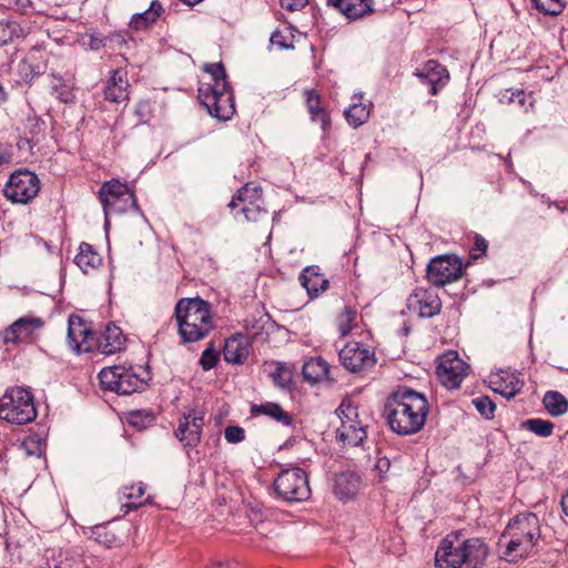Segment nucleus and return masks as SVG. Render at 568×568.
<instances>
[{"label":"nucleus","instance_id":"obj_1","mask_svg":"<svg viewBox=\"0 0 568 568\" xmlns=\"http://www.w3.org/2000/svg\"><path fill=\"white\" fill-rule=\"evenodd\" d=\"M429 412L426 396L407 386H398L386 399L383 415L389 428L402 436L418 433Z\"/></svg>","mask_w":568,"mask_h":568},{"label":"nucleus","instance_id":"obj_2","mask_svg":"<svg viewBox=\"0 0 568 568\" xmlns=\"http://www.w3.org/2000/svg\"><path fill=\"white\" fill-rule=\"evenodd\" d=\"M488 552L481 539H462L460 532H453L440 541L435 554V565L436 568H481Z\"/></svg>","mask_w":568,"mask_h":568},{"label":"nucleus","instance_id":"obj_3","mask_svg":"<svg viewBox=\"0 0 568 568\" xmlns=\"http://www.w3.org/2000/svg\"><path fill=\"white\" fill-rule=\"evenodd\" d=\"M174 317L184 343L201 341L215 328L212 305L199 296L180 298L174 307Z\"/></svg>","mask_w":568,"mask_h":568},{"label":"nucleus","instance_id":"obj_4","mask_svg":"<svg viewBox=\"0 0 568 568\" xmlns=\"http://www.w3.org/2000/svg\"><path fill=\"white\" fill-rule=\"evenodd\" d=\"M204 71L212 75L213 83L199 89V100L210 115L217 120H229L235 109L225 69L222 63H212L206 65Z\"/></svg>","mask_w":568,"mask_h":568},{"label":"nucleus","instance_id":"obj_5","mask_svg":"<svg viewBox=\"0 0 568 568\" xmlns=\"http://www.w3.org/2000/svg\"><path fill=\"white\" fill-rule=\"evenodd\" d=\"M501 538L507 539L504 558L516 561L528 557L540 538L538 517L532 513L516 516L508 524Z\"/></svg>","mask_w":568,"mask_h":568},{"label":"nucleus","instance_id":"obj_6","mask_svg":"<svg viewBox=\"0 0 568 568\" xmlns=\"http://www.w3.org/2000/svg\"><path fill=\"white\" fill-rule=\"evenodd\" d=\"M37 417L33 395L30 390L16 386L8 388L0 397V418L11 424L24 425Z\"/></svg>","mask_w":568,"mask_h":568},{"label":"nucleus","instance_id":"obj_7","mask_svg":"<svg viewBox=\"0 0 568 568\" xmlns=\"http://www.w3.org/2000/svg\"><path fill=\"white\" fill-rule=\"evenodd\" d=\"M276 494L290 503L305 501L311 497V487L306 473L298 468L284 469L274 480Z\"/></svg>","mask_w":568,"mask_h":568},{"label":"nucleus","instance_id":"obj_8","mask_svg":"<svg viewBox=\"0 0 568 568\" xmlns=\"http://www.w3.org/2000/svg\"><path fill=\"white\" fill-rule=\"evenodd\" d=\"M336 413L341 419V426L336 430V438L344 445H362L367 434L366 425L359 418L358 407L351 403L342 402Z\"/></svg>","mask_w":568,"mask_h":568},{"label":"nucleus","instance_id":"obj_9","mask_svg":"<svg viewBox=\"0 0 568 568\" xmlns=\"http://www.w3.org/2000/svg\"><path fill=\"white\" fill-rule=\"evenodd\" d=\"M100 384L103 389L115 392L120 395H130L144 387V382L132 368L115 365L104 367L99 373Z\"/></svg>","mask_w":568,"mask_h":568},{"label":"nucleus","instance_id":"obj_10","mask_svg":"<svg viewBox=\"0 0 568 568\" xmlns=\"http://www.w3.org/2000/svg\"><path fill=\"white\" fill-rule=\"evenodd\" d=\"M464 275L462 260L454 254L433 257L426 268L427 281L436 287H444Z\"/></svg>","mask_w":568,"mask_h":568},{"label":"nucleus","instance_id":"obj_11","mask_svg":"<svg viewBox=\"0 0 568 568\" xmlns=\"http://www.w3.org/2000/svg\"><path fill=\"white\" fill-rule=\"evenodd\" d=\"M99 199L106 216L110 213L124 212L129 207H138L135 195L119 180L104 182L99 190Z\"/></svg>","mask_w":568,"mask_h":568},{"label":"nucleus","instance_id":"obj_12","mask_svg":"<svg viewBox=\"0 0 568 568\" xmlns=\"http://www.w3.org/2000/svg\"><path fill=\"white\" fill-rule=\"evenodd\" d=\"M39 191L40 180L29 170H18L12 173L3 189L7 199L21 204L30 202Z\"/></svg>","mask_w":568,"mask_h":568},{"label":"nucleus","instance_id":"obj_13","mask_svg":"<svg viewBox=\"0 0 568 568\" xmlns=\"http://www.w3.org/2000/svg\"><path fill=\"white\" fill-rule=\"evenodd\" d=\"M262 194L258 186L245 184L233 195L229 206H241V213L247 222H260L267 217V212L261 209Z\"/></svg>","mask_w":568,"mask_h":568},{"label":"nucleus","instance_id":"obj_14","mask_svg":"<svg viewBox=\"0 0 568 568\" xmlns=\"http://www.w3.org/2000/svg\"><path fill=\"white\" fill-rule=\"evenodd\" d=\"M468 371V364L455 351H449L439 357L437 375L443 385L449 389L458 388Z\"/></svg>","mask_w":568,"mask_h":568},{"label":"nucleus","instance_id":"obj_15","mask_svg":"<svg viewBox=\"0 0 568 568\" xmlns=\"http://www.w3.org/2000/svg\"><path fill=\"white\" fill-rule=\"evenodd\" d=\"M204 426V413L200 409H190L179 418L175 437L184 447L193 448L201 442Z\"/></svg>","mask_w":568,"mask_h":568},{"label":"nucleus","instance_id":"obj_16","mask_svg":"<svg viewBox=\"0 0 568 568\" xmlns=\"http://www.w3.org/2000/svg\"><path fill=\"white\" fill-rule=\"evenodd\" d=\"M339 359L349 372H359L375 363L374 353L358 342H349L339 351Z\"/></svg>","mask_w":568,"mask_h":568},{"label":"nucleus","instance_id":"obj_17","mask_svg":"<svg viewBox=\"0 0 568 568\" xmlns=\"http://www.w3.org/2000/svg\"><path fill=\"white\" fill-rule=\"evenodd\" d=\"M407 307L420 317H433L440 312L442 302L433 290H416L407 298Z\"/></svg>","mask_w":568,"mask_h":568},{"label":"nucleus","instance_id":"obj_18","mask_svg":"<svg viewBox=\"0 0 568 568\" xmlns=\"http://www.w3.org/2000/svg\"><path fill=\"white\" fill-rule=\"evenodd\" d=\"M43 325L44 322L40 317H20L3 332V342L6 344L26 342L40 331Z\"/></svg>","mask_w":568,"mask_h":568},{"label":"nucleus","instance_id":"obj_19","mask_svg":"<svg viewBox=\"0 0 568 568\" xmlns=\"http://www.w3.org/2000/svg\"><path fill=\"white\" fill-rule=\"evenodd\" d=\"M92 338V332L79 316H70L68 327V344L78 352H89L91 345L89 339Z\"/></svg>","mask_w":568,"mask_h":568},{"label":"nucleus","instance_id":"obj_20","mask_svg":"<svg viewBox=\"0 0 568 568\" xmlns=\"http://www.w3.org/2000/svg\"><path fill=\"white\" fill-rule=\"evenodd\" d=\"M416 75L429 85V92L433 95H436L449 79L446 68L435 60H429L424 70L417 72Z\"/></svg>","mask_w":568,"mask_h":568},{"label":"nucleus","instance_id":"obj_21","mask_svg":"<svg viewBox=\"0 0 568 568\" xmlns=\"http://www.w3.org/2000/svg\"><path fill=\"white\" fill-rule=\"evenodd\" d=\"M301 285L307 291L310 297H317L328 288V280L316 265L307 266L300 275Z\"/></svg>","mask_w":568,"mask_h":568},{"label":"nucleus","instance_id":"obj_22","mask_svg":"<svg viewBox=\"0 0 568 568\" xmlns=\"http://www.w3.org/2000/svg\"><path fill=\"white\" fill-rule=\"evenodd\" d=\"M361 487V478L354 471H343L335 476L334 494L342 500H348L356 496Z\"/></svg>","mask_w":568,"mask_h":568},{"label":"nucleus","instance_id":"obj_23","mask_svg":"<svg viewBox=\"0 0 568 568\" xmlns=\"http://www.w3.org/2000/svg\"><path fill=\"white\" fill-rule=\"evenodd\" d=\"M348 19H358L373 12L374 0H327Z\"/></svg>","mask_w":568,"mask_h":568},{"label":"nucleus","instance_id":"obj_24","mask_svg":"<svg viewBox=\"0 0 568 568\" xmlns=\"http://www.w3.org/2000/svg\"><path fill=\"white\" fill-rule=\"evenodd\" d=\"M128 87L126 73L121 69L114 70L104 90L105 100L115 103L126 100Z\"/></svg>","mask_w":568,"mask_h":568},{"label":"nucleus","instance_id":"obj_25","mask_svg":"<svg viewBox=\"0 0 568 568\" xmlns=\"http://www.w3.org/2000/svg\"><path fill=\"white\" fill-rule=\"evenodd\" d=\"M305 103L313 121L318 122L323 131L331 128V119L328 113L321 105V97L315 90L304 91Z\"/></svg>","mask_w":568,"mask_h":568},{"label":"nucleus","instance_id":"obj_26","mask_svg":"<svg viewBox=\"0 0 568 568\" xmlns=\"http://www.w3.org/2000/svg\"><path fill=\"white\" fill-rule=\"evenodd\" d=\"M124 342L125 337L121 328L110 324L99 341V348L103 354H114L122 348Z\"/></svg>","mask_w":568,"mask_h":568},{"label":"nucleus","instance_id":"obj_27","mask_svg":"<svg viewBox=\"0 0 568 568\" xmlns=\"http://www.w3.org/2000/svg\"><path fill=\"white\" fill-rule=\"evenodd\" d=\"M162 12V3L159 0H153L148 10L132 16L130 28L136 31L146 29L156 22Z\"/></svg>","mask_w":568,"mask_h":568},{"label":"nucleus","instance_id":"obj_28","mask_svg":"<svg viewBox=\"0 0 568 568\" xmlns=\"http://www.w3.org/2000/svg\"><path fill=\"white\" fill-rule=\"evenodd\" d=\"M303 376L306 381L315 384L322 381H329V365L322 357L311 358L303 365Z\"/></svg>","mask_w":568,"mask_h":568},{"label":"nucleus","instance_id":"obj_29","mask_svg":"<svg viewBox=\"0 0 568 568\" xmlns=\"http://www.w3.org/2000/svg\"><path fill=\"white\" fill-rule=\"evenodd\" d=\"M369 105L362 103V94L353 97V103L345 110L344 114L349 125L358 128L369 118Z\"/></svg>","mask_w":568,"mask_h":568},{"label":"nucleus","instance_id":"obj_30","mask_svg":"<svg viewBox=\"0 0 568 568\" xmlns=\"http://www.w3.org/2000/svg\"><path fill=\"white\" fill-rule=\"evenodd\" d=\"M248 356V349L237 337H231L225 341L223 348L224 361L232 364H242Z\"/></svg>","mask_w":568,"mask_h":568},{"label":"nucleus","instance_id":"obj_31","mask_svg":"<svg viewBox=\"0 0 568 568\" xmlns=\"http://www.w3.org/2000/svg\"><path fill=\"white\" fill-rule=\"evenodd\" d=\"M251 412L253 415H266L285 426L292 424L291 415L276 403L267 402L260 405L255 404L251 407Z\"/></svg>","mask_w":568,"mask_h":568},{"label":"nucleus","instance_id":"obj_32","mask_svg":"<svg viewBox=\"0 0 568 568\" xmlns=\"http://www.w3.org/2000/svg\"><path fill=\"white\" fill-rule=\"evenodd\" d=\"M74 262L84 273H88L90 270L97 268L101 264L102 257L93 250L92 245L81 243Z\"/></svg>","mask_w":568,"mask_h":568},{"label":"nucleus","instance_id":"obj_33","mask_svg":"<svg viewBox=\"0 0 568 568\" xmlns=\"http://www.w3.org/2000/svg\"><path fill=\"white\" fill-rule=\"evenodd\" d=\"M503 374H505L506 377L497 376L499 381H491V383L494 385H498L495 388V392H498L507 399H510L521 390L524 382L514 374H508L505 372H503Z\"/></svg>","mask_w":568,"mask_h":568},{"label":"nucleus","instance_id":"obj_34","mask_svg":"<svg viewBox=\"0 0 568 568\" xmlns=\"http://www.w3.org/2000/svg\"><path fill=\"white\" fill-rule=\"evenodd\" d=\"M542 403L551 416H561L568 412V399L559 392H547L544 396Z\"/></svg>","mask_w":568,"mask_h":568},{"label":"nucleus","instance_id":"obj_35","mask_svg":"<svg viewBox=\"0 0 568 568\" xmlns=\"http://www.w3.org/2000/svg\"><path fill=\"white\" fill-rule=\"evenodd\" d=\"M293 367L277 362L275 371L270 374L275 385L281 388H288L293 382Z\"/></svg>","mask_w":568,"mask_h":568},{"label":"nucleus","instance_id":"obj_36","mask_svg":"<svg viewBox=\"0 0 568 568\" xmlns=\"http://www.w3.org/2000/svg\"><path fill=\"white\" fill-rule=\"evenodd\" d=\"M95 540L105 547H113L120 544V537L109 525L97 526L93 529Z\"/></svg>","mask_w":568,"mask_h":568},{"label":"nucleus","instance_id":"obj_37","mask_svg":"<svg viewBox=\"0 0 568 568\" xmlns=\"http://www.w3.org/2000/svg\"><path fill=\"white\" fill-rule=\"evenodd\" d=\"M523 426L541 437L550 436L554 430V424L551 422L540 418L527 419L523 423Z\"/></svg>","mask_w":568,"mask_h":568},{"label":"nucleus","instance_id":"obj_38","mask_svg":"<svg viewBox=\"0 0 568 568\" xmlns=\"http://www.w3.org/2000/svg\"><path fill=\"white\" fill-rule=\"evenodd\" d=\"M473 404L483 417L486 419L494 418L496 405L488 396L476 397L473 399Z\"/></svg>","mask_w":568,"mask_h":568},{"label":"nucleus","instance_id":"obj_39","mask_svg":"<svg viewBox=\"0 0 568 568\" xmlns=\"http://www.w3.org/2000/svg\"><path fill=\"white\" fill-rule=\"evenodd\" d=\"M356 318V312L349 307H344L343 312L337 317V325L341 335L345 336L353 327V322Z\"/></svg>","mask_w":568,"mask_h":568},{"label":"nucleus","instance_id":"obj_40","mask_svg":"<svg viewBox=\"0 0 568 568\" xmlns=\"http://www.w3.org/2000/svg\"><path fill=\"white\" fill-rule=\"evenodd\" d=\"M154 420V415L152 413H149V412H143V410H135V412H131L129 414V424L139 428V429H143V428H146L149 425H151Z\"/></svg>","mask_w":568,"mask_h":568},{"label":"nucleus","instance_id":"obj_41","mask_svg":"<svg viewBox=\"0 0 568 568\" xmlns=\"http://www.w3.org/2000/svg\"><path fill=\"white\" fill-rule=\"evenodd\" d=\"M535 7L545 14L556 16L564 9L560 0H532Z\"/></svg>","mask_w":568,"mask_h":568},{"label":"nucleus","instance_id":"obj_42","mask_svg":"<svg viewBox=\"0 0 568 568\" xmlns=\"http://www.w3.org/2000/svg\"><path fill=\"white\" fill-rule=\"evenodd\" d=\"M219 361V352L214 348L211 343L202 353L200 358V365L204 371H210L213 368Z\"/></svg>","mask_w":568,"mask_h":568},{"label":"nucleus","instance_id":"obj_43","mask_svg":"<svg viewBox=\"0 0 568 568\" xmlns=\"http://www.w3.org/2000/svg\"><path fill=\"white\" fill-rule=\"evenodd\" d=\"M503 99H506L508 102H515L525 109V111H528V106L526 105L527 99H530L529 105H532V97L531 94H527L524 90H516V91H509L507 90L503 94Z\"/></svg>","mask_w":568,"mask_h":568},{"label":"nucleus","instance_id":"obj_44","mask_svg":"<svg viewBox=\"0 0 568 568\" xmlns=\"http://www.w3.org/2000/svg\"><path fill=\"white\" fill-rule=\"evenodd\" d=\"M18 31L16 22H0V45L12 41Z\"/></svg>","mask_w":568,"mask_h":568},{"label":"nucleus","instance_id":"obj_45","mask_svg":"<svg viewBox=\"0 0 568 568\" xmlns=\"http://www.w3.org/2000/svg\"><path fill=\"white\" fill-rule=\"evenodd\" d=\"M224 437L231 444L241 443L245 438V432L240 426H227L224 430Z\"/></svg>","mask_w":568,"mask_h":568},{"label":"nucleus","instance_id":"obj_46","mask_svg":"<svg viewBox=\"0 0 568 568\" xmlns=\"http://www.w3.org/2000/svg\"><path fill=\"white\" fill-rule=\"evenodd\" d=\"M487 247H488L487 241L481 235L477 234L475 236L474 245L470 250V257L473 260L479 258L480 256L485 255Z\"/></svg>","mask_w":568,"mask_h":568},{"label":"nucleus","instance_id":"obj_47","mask_svg":"<svg viewBox=\"0 0 568 568\" xmlns=\"http://www.w3.org/2000/svg\"><path fill=\"white\" fill-rule=\"evenodd\" d=\"M389 469H390L389 458H387L385 456L378 457L375 463V470L379 475V480H383L385 478V475L389 471Z\"/></svg>","mask_w":568,"mask_h":568},{"label":"nucleus","instance_id":"obj_48","mask_svg":"<svg viewBox=\"0 0 568 568\" xmlns=\"http://www.w3.org/2000/svg\"><path fill=\"white\" fill-rule=\"evenodd\" d=\"M282 8L290 11H297L304 8L308 0H280Z\"/></svg>","mask_w":568,"mask_h":568},{"label":"nucleus","instance_id":"obj_49","mask_svg":"<svg viewBox=\"0 0 568 568\" xmlns=\"http://www.w3.org/2000/svg\"><path fill=\"white\" fill-rule=\"evenodd\" d=\"M270 41L272 44L277 45L281 49L287 48V44L284 42V36L278 30L271 34Z\"/></svg>","mask_w":568,"mask_h":568},{"label":"nucleus","instance_id":"obj_50","mask_svg":"<svg viewBox=\"0 0 568 568\" xmlns=\"http://www.w3.org/2000/svg\"><path fill=\"white\" fill-rule=\"evenodd\" d=\"M103 45H104V44H103V40H102V39H100V38H98V37H94V36H92V37L90 38V42H89V47H90V49H92V50H99V49H101Z\"/></svg>","mask_w":568,"mask_h":568},{"label":"nucleus","instance_id":"obj_51","mask_svg":"<svg viewBox=\"0 0 568 568\" xmlns=\"http://www.w3.org/2000/svg\"><path fill=\"white\" fill-rule=\"evenodd\" d=\"M10 162V154L0 150V166Z\"/></svg>","mask_w":568,"mask_h":568},{"label":"nucleus","instance_id":"obj_52","mask_svg":"<svg viewBox=\"0 0 568 568\" xmlns=\"http://www.w3.org/2000/svg\"><path fill=\"white\" fill-rule=\"evenodd\" d=\"M561 507L564 513L568 516V491L561 498Z\"/></svg>","mask_w":568,"mask_h":568},{"label":"nucleus","instance_id":"obj_53","mask_svg":"<svg viewBox=\"0 0 568 568\" xmlns=\"http://www.w3.org/2000/svg\"><path fill=\"white\" fill-rule=\"evenodd\" d=\"M143 494H144V489H143V487L139 486V487L136 488V494H135V493H133V491H132V493H129V494H128V497H129V498H133V497H141Z\"/></svg>","mask_w":568,"mask_h":568},{"label":"nucleus","instance_id":"obj_54","mask_svg":"<svg viewBox=\"0 0 568 568\" xmlns=\"http://www.w3.org/2000/svg\"><path fill=\"white\" fill-rule=\"evenodd\" d=\"M187 6H195L196 3L201 2L202 0H182Z\"/></svg>","mask_w":568,"mask_h":568}]
</instances>
